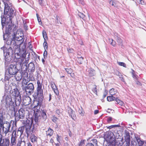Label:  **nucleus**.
<instances>
[{
	"label": "nucleus",
	"mask_w": 146,
	"mask_h": 146,
	"mask_svg": "<svg viewBox=\"0 0 146 146\" xmlns=\"http://www.w3.org/2000/svg\"><path fill=\"white\" fill-rule=\"evenodd\" d=\"M109 42L110 44L113 46H115L116 44L115 41H114L112 39H110L109 38Z\"/></svg>",
	"instance_id": "32"
},
{
	"label": "nucleus",
	"mask_w": 146,
	"mask_h": 146,
	"mask_svg": "<svg viewBox=\"0 0 146 146\" xmlns=\"http://www.w3.org/2000/svg\"><path fill=\"white\" fill-rule=\"evenodd\" d=\"M25 130L27 133L30 131V129L31 128L32 125L30 122L29 123H26L25 124Z\"/></svg>",
	"instance_id": "16"
},
{
	"label": "nucleus",
	"mask_w": 146,
	"mask_h": 146,
	"mask_svg": "<svg viewBox=\"0 0 146 146\" xmlns=\"http://www.w3.org/2000/svg\"><path fill=\"white\" fill-rule=\"evenodd\" d=\"M53 130L49 128L46 131V134L47 136L50 137L53 134Z\"/></svg>",
	"instance_id": "17"
},
{
	"label": "nucleus",
	"mask_w": 146,
	"mask_h": 146,
	"mask_svg": "<svg viewBox=\"0 0 146 146\" xmlns=\"http://www.w3.org/2000/svg\"><path fill=\"white\" fill-rule=\"evenodd\" d=\"M38 1L39 4L41 6L44 5V1L43 0H39Z\"/></svg>",
	"instance_id": "48"
},
{
	"label": "nucleus",
	"mask_w": 146,
	"mask_h": 146,
	"mask_svg": "<svg viewBox=\"0 0 146 146\" xmlns=\"http://www.w3.org/2000/svg\"><path fill=\"white\" fill-rule=\"evenodd\" d=\"M126 136H125V140L127 139H129L130 140V139L129 138V133L126 132Z\"/></svg>",
	"instance_id": "44"
},
{
	"label": "nucleus",
	"mask_w": 146,
	"mask_h": 146,
	"mask_svg": "<svg viewBox=\"0 0 146 146\" xmlns=\"http://www.w3.org/2000/svg\"><path fill=\"white\" fill-rule=\"evenodd\" d=\"M23 90H25L27 94H31L33 92L34 90V86L33 84L32 83H29L25 87L22 88Z\"/></svg>",
	"instance_id": "8"
},
{
	"label": "nucleus",
	"mask_w": 146,
	"mask_h": 146,
	"mask_svg": "<svg viewBox=\"0 0 146 146\" xmlns=\"http://www.w3.org/2000/svg\"><path fill=\"white\" fill-rule=\"evenodd\" d=\"M109 93L111 96H113L114 95H117V94H118V93L116 89L114 88H112L110 90Z\"/></svg>",
	"instance_id": "23"
},
{
	"label": "nucleus",
	"mask_w": 146,
	"mask_h": 146,
	"mask_svg": "<svg viewBox=\"0 0 146 146\" xmlns=\"http://www.w3.org/2000/svg\"><path fill=\"white\" fill-rule=\"evenodd\" d=\"M56 114L59 115L60 114L61 112L59 110H57L56 111Z\"/></svg>",
	"instance_id": "57"
},
{
	"label": "nucleus",
	"mask_w": 146,
	"mask_h": 146,
	"mask_svg": "<svg viewBox=\"0 0 146 146\" xmlns=\"http://www.w3.org/2000/svg\"><path fill=\"white\" fill-rule=\"evenodd\" d=\"M15 77L16 80L18 81H20L22 78V74L21 73L17 72L16 73Z\"/></svg>",
	"instance_id": "19"
},
{
	"label": "nucleus",
	"mask_w": 146,
	"mask_h": 146,
	"mask_svg": "<svg viewBox=\"0 0 146 146\" xmlns=\"http://www.w3.org/2000/svg\"><path fill=\"white\" fill-rule=\"evenodd\" d=\"M141 4L142 5H144L145 4V3L144 1L142 0V1L141 2Z\"/></svg>",
	"instance_id": "64"
},
{
	"label": "nucleus",
	"mask_w": 146,
	"mask_h": 146,
	"mask_svg": "<svg viewBox=\"0 0 146 146\" xmlns=\"http://www.w3.org/2000/svg\"><path fill=\"white\" fill-rule=\"evenodd\" d=\"M65 70L68 74H70L72 77H73L72 76L73 75V74H72V70L71 68H65Z\"/></svg>",
	"instance_id": "30"
},
{
	"label": "nucleus",
	"mask_w": 146,
	"mask_h": 146,
	"mask_svg": "<svg viewBox=\"0 0 146 146\" xmlns=\"http://www.w3.org/2000/svg\"><path fill=\"white\" fill-rule=\"evenodd\" d=\"M79 3H81L82 5L84 4V2L83 0H78Z\"/></svg>",
	"instance_id": "58"
},
{
	"label": "nucleus",
	"mask_w": 146,
	"mask_h": 146,
	"mask_svg": "<svg viewBox=\"0 0 146 146\" xmlns=\"http://www.w3.org/2000/svg\"><path fill=\"white\" fill-rule=\"evenodd\" d=\"M43 46H44V48L45 49H47L48 48V46H47V42L44 41L43 44Z\"/></svg>",
	"instance_id": "46"
},
{
	"label": "nucleus",
	"mask_w": 146,
	"mask_h": 146,
	"mask_svg": "<svg viewBox=\"0 0 146 146\" xmlns=\"http://www.w3.org/2000/svg\"><path fill=\"white\" fill-rule=\"evenodd\" d=\"M115 101L118 104L122 106L124 104V103L123 102L118 99H117V98H116Z\"/></svg>",
	"instance_id": "36"
},
{
	"label": "nucleus",
	"mask_w": 146,
	"mask_h": 146,
	"mask_svg": "<svg viewBox=\"0 0 146 146\" xmlns=\"http://www.w3.org/2000/svg\"><path fill=\"white\" fill-rule=\"evenodd\" d=\"M9 141L6 140L5 141H0V146H9Z\"/></svg>",
	"instance_id": "22"
},
{
	"label": "nucleus",
	"mask_w": 146,
	"mask_h": 146,
	"mask_svg": "<svg viewBox=\"0 0 146 146\" xmlns=\"http://www.w3.org/2000/svg\"><path fill=\"white\" fill-rule=\"evenodd\" d=\"M3 1L5 5L4 9V14H8V11L10 9V7L9 5H10V3L9 0H3Z\"/></svg>",
	"instance_id": "9"
},
{
	"label": "nucleus",
	"mask_w": 146,
	"mask_h": 146,
	"mask_svg": "<svg viewBox=\"0 0 146 146\" xmlns=\"http://www.w3.org/2000/svg\"><path fill=\"white\" fill-rule=\"evenodd\" d=\"M41 113L42 117L43 118L44 120H45L47 117L46 111L44 110H42V112H41Z\"/></svg>",
	"instance_id": "27"
},
{
	"label": "nucleus",
	"mask_w": 146,
	"mask_h": 146,
	"mask_svg": "<svg viewBox=\"0 0 146 146\" xmlns=\"http://www.w3.org/2000/svg\"><path fill=\"white\" fill-rule=\"evenodd\" d=\"M3 118L2 112L0 111V141H4L2 139L1 131L2 130L6 134L9 131L10 124L9 122H7L3 123Z\"/></svg>",
	"instance_id": "3"
},
{
	"label": "nucleus",
	"mask_w": 146,
	"mask_h": 146,
	"mask_svg": "<svg viewBox=\"0 0 146 146\" xmlns=\"http://www.w3.org/2000/svg\"><path fill=\"white\" fill-rule=\"evenodd\" d=\"M12 84V86H11V87H10V90H9L11 91V89L13 90L12 94L15 97V104L16 106L19 105L21 101V96L18 89L16 88V84L13 83Z\"/></svg>",
	"instance_id": "4"
},
{
	"label": "nucleus",
	"mask_w": 146,
	"mask_h": 146,
	"mask_svg": "<svg viewBox=\"0 0 146 146\" xmlns=\"http://www.w3.org/2000/svg\"><path fill=\"white\" fill-rule=\"evenodd\" d=\"M107 92L106 90H105V92L104 93V94H103V98H104L106 97V95H107Z\"/></svg>",
	"instance_id": "55"
},
{
	"label": "nucleus",
	"mask_w": 146,
	"mask_h": 146,
	"mask_svg": "<svg viewBox=\"0 0 146 146\" xmlns=\"http://www.w3.org/2000/svg\"><path fill=\"white\" fill-rule=\"evenodd\" d=\"M68 51L69 52L72 53L73 52V50L72 48H70L68 49Z\"/></svg>",
	"instance_id": "54"
},
{
	"label": "nucleus",
	"mask_w": 146,
	"mask_h": 146,
	"mask_svg": "<svg viewBox=\"0 0 146 146\" xmlns=\"http://www.w3.org/2000/svg\"><path fill=\"white\" fill-rule=\"evenodd\" d=\"M16 131L15 130H14L12 133V136L11 137H16Z\"/></svg>",
	"instance_id": "52"
},
{
	"label": "nucleus",
	"mask_w": 146,
	"mask_h": 146,
	"mask_svg": "<svg viewBox=\"0 0 146 146\" xmlns=\"http://www.w3.org/2000/svg\"><path fill=\"white\" fill-rule=\"evenodd\" d=\"M36 16L38 20V22L39 23V24L41 25L42 23V22L41 21V20L40 19H39V17H38V14H36Z\"/></svg>",
	"instance_id": "51"
},
{
	"label": "nucleus",
	"mask_w": 146,
	"mask_h": 146,
	"mask_svg": "<svg viewBox=\"0 0 146 146\" xmlns=\"http://www.w3.org/2000/svg\"><path fill=\"white\" fill-rule=\"evenodd\" d=\"M51 99V94H50L49 95V98L48 100L49 101H50Z\"/></svg>",
	"instance_id": "63"
},
{
	"label": "nucleus",
	"mask_w": 146,
	"mask_h": 146,
	"mask_svg": "<svg viewBox=\"0 0 146 146\" xmlns=\"http://www.w3.org/2000/svg\"><path fill=\"white\" fill-rule=\"evenodd\" d=\"M45 50L43 54L44 56V58L47 57V51L46 50V49Z\"/></svg>",
	"instance_id": "50"
},
{
	"label": "nucleus",
	"mask_w": 146,
	"mask_h": 146,
	"mask_svg": "<svg viewBox=\"0 0 146 146\" xmlns=\"http://www.w3.org/2000/svg\"><path fill=\"white\" fill-rule=\"evenodd\" d=\"M99 112V111L98 110H96L94 111V114H96L98 113Z\"/></svg>",
	"instance_id": "61"
},
{
	"label": "nucleus",
	"mask_w": 146,
	"mask_h": 146,
	"mask_svg": "<svg viewBox=\"0 0 146 146\" xmlns=\"http://www.w3.org/2000/svg\"><path fill=\"white\" fill-rule=\"evenodd\" d=\"M39 111H36L35 114V121L36 122L40 121L41 117L40 116Z\"/></svg>",
	"instance_id": "15"
},
{
	"label": "nucleus",
	"mask_w": 146,
	"mask_h": 146,
	"mask_svg": "<svg viewBox=\"0 0 146 146\" xmlns=\"http://www.w3.org/2000/svg\"><path fill=\"white\" fill-rule=\"evenodd\" d=\"M118 64L120 66H123V67L126 68V64L123 62H118Z\"/></svg>",
	"instance_id": "40"
},
{
	"label": "nucleus",
	"mask_w": 146,
	"mask_h": 146,
	"mask_svg": "<svg viewBox=\"0 0 146 146\" xmlns=\"http://www.w3.org/2000/svg\"><path fill=\"white\" fill-rule=\"evenodd\" d=\"M17 146H26V143L24 141L19 140Z\"/></svg>",
	"instance_id": "26"
},
{
	"label": "nucleus",
	"mask_w": 146,
	"mask_h": 146,
	"mask_svg": "<svg viewBox=\"0 0 146 146\" xmlns=\"http://www.w3.org/2000/svg\"><path fill=\"white\" fill-rule=\"evenodd\" d=\"M50 142L52 144H53V143H54V140H53V139L52 138H51V139H50Z\"/></svg>",
	"instance_id": "62"
},
{
	"label": "nucleus",
	"mask_w": 146,
	"mask_h": 146,
	"mask_svg": "<svg viewBox=\"0 0 146 146\" xmlns=\"http://www.w3.org/2000/svg\"><path fill=\"white\" fill-rule=\"evenodd\" d=\"M112 119V118L111 117H109L108 118V121L109 122H110L111 121Z\"/></svg>",
	"instance_id": "60"
},
{
	"label": "nucleus",
	"mask_w": 146,
	"mask_h": 146,
	"mask_svg": "<svg viewBox=\"0 0 146 146\" xmlns=\"http://www.w3.org/2000/svg\"><path fill=\"white\" fill-rule=\"evenodd\" d=\"M28 70L32 73L34 72L35 70V66L33 63L30 62L28 64Z\"/></svg>",
	"instance_id": "13"
},
{
	"label": "nucleus",
	"mask_w": 146,
	"mask_h": 146,
	"mask_svg": "<svg viewBox=\"0 0 146 146\" xmlns=\"http://www.w3.org/2000/svg\"><path fill=\"white\" fill-rule=\"evenodd\" d=\"M78 15L81 18H82L83 20H85V15L82 13H78Z\"/></svg>",
	"instance_id": "34"
},
{
	"label": "nucleus",
	"mask_w": 146,
	"mask_h": 146,
	"mask_svg": "<svg viewBox=\"0 0 146 146\" xmlns=\"http://www.w3.org/2000/svg\"><path fill=\"white\" fill-rule=\"evenodd\" d=\"M131 70H132V75L134 79H137L138 77L135 74V72L133 69H131Z\"/></svg>",
	"instance_id": "39"
},
{
	"label": "nucleus",
	"mask_w": 146,
	"mask_h": 146,
	"mask_svg": "<svg viewBox=\"0 0 146 146\" xmlns=\"http://www.w3.org/2000/svg\"><path fill=\"white\" fill-rule=\"evenodd\" d=\"M109 3L111 5L114 7L116 6V4L115 1L113 0L110 1Z\"/></svg>",
	"instance_id": "37"
},
{
	"label": "nucleus",
	"mask_w": 146,
	"mask_h": 146,
	"mask_svg": "<svg viewBox=\"0 0 146 146\" xmlns=\"http://www.w3.org/2000/svg\"><path fill=\"white\" fill-rule=\"evenodd\" d=\"M77 61L80 64H82L83 61V58L81 56L78 58V59Z\"/></svg>",
	"instance_id": "38"
},
{
	"label": "nucleus",
	"mask_w": 146,
	"mask_h": 146,
	"mask_svg": "<svg viewBox=\"0 0 146 146\" xmlns=\"http://www.w3.org/2000/svg\"><path fill=\"white\" fill-rule=\"evenodd\" d=\"M117 40L118 44L120 45L122 43V40L119 37L116 39Z\"/></svg>",
	"instance_id": "45"
},
{
	"label": "nucleus",
	"mask_w": 146,
	"mask_h": 146,
	"mask_svg": "<svg viewBox=\"0 0 146 146\" xmlns=\"http://www.w3.org/2000/svg\"><path fill=\"white\" fill-rule=\"evenodd\" d=\"M92 90L93 92L97 94V88L96 86V85H94V86Z\"/></svg>",
	"instance_id": "43"
},
{
	"label": "nucleus",
	"mask_w": 146,
	"mask_h": 146,
	"mask_svg": "<svg viewBox=\"0 0 146 146\" xmlns=\"http://www.w3.org/2000/svg\"><path fill=\"white\" fill-rule=\"evenodd\" d=\"M23 104L25 106H27L30 104L31 100L29 96H24L23 98Z\"/></svg>",
	"instance_id": "10"
},
{
	"label": "nucleus",
	"mask_w": 146,
	"mask_h": 146,
	"mask_svg": "<svg viewBox=\"0 0 146 146\" xmlns=\"http://www.w3.org/2000/svg\"><path fill=\"white\" fill-rule=\"evenodd\" d=\"M60 136H59L58 135H57L56 139L59 142V138Z\"/></svg>",
	"instance_id": "59"
},
{
	"label": "nucleus",
	"mask_w": 146,
	"mask_h": 146,
	"mask_svg": "<svg viewBox=\"0 0 146 146\" xmlns=\"http://www.w3.org/2000/svg\"><path fill=\"white\" fill-rule=\"evenodd\" d=\"M88 70V72H89V76H94L95 74V71L93 69L90 68L87 69V71Z\"/></svg>",
	"instance_id": "20"
},
{
	"label": "nucleus",
	"mask_w": 146,
	"mask_h": 146,
	"mask_svg": "<svg viewBox=\"0 0 146 146\" xmlns=\"http://www.w3.org/2000/svg\"><path fill=\"white\" fill-rule=\"evenodd\" d=\"M24 27L25 30H28L27 26L25 23L24 24Z\"/></svg>",
	"instance_id": "56"
},
{
	"label": "nucleus",
	"mask_w": 146,
	"mask_h": 146,
	"mask_svg": "<svg viewBox=\"0 0 146 146\" xmlns=\"http://www.w3.org/2000/svg\"><path fill=\"white\" fill-rule=\"evenodd\" d=\"M15 47V48H16ZM15 57L14 61L16 62V65L11 64L8 69L6 71L5 77L4 80L5 84V90H10V87L9 86V79L12 75H15L18 71V67L21 68L22 70H26L27 68V64L28 63L29 59L28 58H25V54L24 49L20 50L17 48H15Z\"/></svg>",
	"instance_id": "1"
},
{
	"label": "nucleus",
	"mask_w": 146,
	"mask_h": 146,
	"mask_svg": "<svg viewBox=\"0 0 146 146\" xmlns=\"http://www.w3.org/2000/svg\"><path fill=\"white\" fill-rule=\"evenodd\" d=\"M93 142L94 143H89L86 145V146H95L97 145V142L96 140H94Z\"/></svg>",
	"instance_id": "25"
},
{
	"label": "nucleus",
	"mask_w": 146,
	"mask_h": 146,
	"mask_svg": "<svg viewBox=\"0 0 146 146\" xmlns=\"http://www.w3.org/2000/svg\"><path fill=\"white\" fill-rule=\"evenodd\" d=\"M4 26L6 28V34L3 35V39L5 40H6L7 39V37L8 36V34L9 33V31L12 29L11 25H10L9 27H8V25H5Z\"/></svg>",
	"instance_id": "11"
},
{
	"label": "nucleus",
	"mask_w": 146,
	"mask_h": 146,
	"mask_svg": "<svg viewBox=\"0 0 146 146\" xmlns=\"http://www.w3.org/2000/svg\"><path fill=\"white\" fill-rule=\"evenodd\" d=\"M114 36L115 39H117L118 38H119V35L118 34L116 33H114Z\"/></svg>",
	"instance_id": "53"
},
{
	"label": "nucleus",
	"mask_w": 146,
	"mask_h": 146,
	"mask_svg": "<svg viewBox=\"0 0 146 146\" xmlns=\"http://www.w3.org/2000/svg\"><path fill=\"white\" fill-rule=\"evenodd\" d=\"M51 87L52 88L53 91H54V93L57 95H58L59 93L58 90L54 82H52L51 83Z\"/></svg>",
	"instance_id": "14"
},
{
	"label": "nucleus",
	"mask_w": 146,
	"mask_h": 146,
	"mask_svg": "<svg viewBox=\"0 0 146 146\" xmlns=\"http://www.w3.org/2000/svg\"><path fill=\"white\" fill-rule=\"evenodd\" d=\"M78 112L82 116L84 115V111L82 107H81L80 108H79V109L78 110Z\"/></svg>",
	"instance_id": "33"
},
{
	"label": "nucleus",
	"mask_w": 146,
	"mask_h": 146,
	"mask_svg": "<svg viewBox=\"0 0 146 146\" xmlns=\"http://www.w3.org/2000/svg\"><path fill=\"white\" fill-rule=\"evenodd\" d=\"M85 141H86V140H85L81 141L79 144V146H82L83 145H84V142Z\"/></svg>",
	"instance_id": "47"
},
{
	"label": "nucleus",
	"mask_w": 146,
	"mask_h": 146,
	"mask_svg": "<svg viewBox=\"0 0 146 146\" xmlns=\"http://www.w3.org/2000/svg\"><path fill=\"white\" fill-rule=\"evenodd\" d=\"M31 141L33 143H34L36 141L37 139V137L34 135H31Z\"/></svg>",
	"instance_id": "28"
},
{
	"label": "nucleus",
	"mask_w": 146,
	"mask_h": 146,
	"mask_svg": "<svg viewBox=\"0 0 146 146\" xmlns=\"http://www.w3.org/2000/svg\"><path fill=\"white\" fill-rule=\"evenodd\" d=\"M17 143V137H11V146H16Z\"/></svg>",
	"instance_id": "18"
},
{
	"label": "nucleus",
	"mask_w": 146,
	"mask_h": 146,
	"mask_svg": "<svg viewBox=\"0 0 146 146\" xmlns=\"http://www.w3.org/2000/svg\"><path fill=\"white\" fill-rule=\"evenodd\" d=\"M25 111L23 109H20L18 113L15 114V119L16 121H19L20 119H23L25 117Z\"/></svg>",
	"instance_id": "7"
},
{
	"label": "nucleus",
	"mask_w": 146,
	"mask_h": 146,
	"mask_svg": "<svg viewBox=\"0 0 146 146\" xmlns=\"http://www.w3.org/2000/svg\"><path fill=\"white\" fill-rule=\"evenodd\" d=\"M1 102L5 104V106L7 108H9L10 110L14 109V104L13 102L12 101L10 96L5 95Z\"/></svg>",
	"instance_id": "6"
},
{
	"label": "nucleus",
	"mask_w": 146,
	"mask_h": 146,
	"mask_svg": "<svg viewBox=\"0 0 146 146\" xmlns=\"http://www.w3.org/2000/svg\"><path fill=\"white\" fill-rule=\"evenodd\" d=\"M37 93L35 94V96L36 97H39L40 96L41 98V101L42 100L43 97V90L42 89H37Z\"/></svg>",
	"instance_id": "12"
},
{
	"label": "nucleus",
	"mask_w": 146,
	"mask_h": 146,
	"mask_svg": "<svg viewBox=\"0 0 146 146\" xmlns=\"http://www.w3.org/2000/svg\"><path fill=\"white\" fill-rule=\"evenodd\" d=\"M37 89H42V84L41 83L40 81L38 80L37 81Z\"/></svg>",
	"instance_id": "35"
},
{
	"label": "nucleus",
	"mask_w": 146,
	"mask_h": 146,
	"mask_svg": "<svg viewBox=\"0 0 146 146\" xmlns=\"http://www.w3.org/2000/svg\"><path fill=\"white\" fill-rule=\"evenodd\" d=\"M9 50H11V51H12L11 49H9V50H7L5 56V60L7 62H9L10 61V60L8 58V57H9Z\"/></svg>",
	"instance_id": "21"
},
{
	"label": "nucleus",
	"mask_w": 146,
	"mask_h": 146,
	"mask_svg": "<svg viewBox=\"0 0 146 146\" xmlns=\"http://www.w3.org/2000/svg\"><path fill=\"white\" fill-rule=\"evenodd\" d=\"M57 119H58L56 118V117L54 116H53L52 118V121L55 123H56V122Z\"/></svg>",
	"instance_id": "49"
},
{
	"label": "nucleus",
	"mask_w": 146,
	"mask_h": 146,
	"mask_svg": "<svg viewBox=\"0 0 146 146\" xmlns=\"http://www.w3.org/2000/svg\"><path fill=\"white\" fill-rule=\"evenodd\" d=\"M116 98L115 97H114L113 96H108L107 97V100L108 101L110 102L114 100H116Z\"/></svg>",
	"instance_id": "29"
},
{
	"label": "nucleus",
	"mask_w": 146,
	"mask_h": 146,
	"mask_svg": "<svg viewBox=\"0 0 146 146\" xmlns=\"http://www.w3.org/2000/svg\"><path fill=\"white\" fill-rule=\"evenodd\" d=\"M14 9L12 8L10 9L9 12H8V14H5V15H7V16H6L7 18H2L1 19V24L2 25V29L4 28V26L5 25H8V27L10 26V24L11 22V19L12 15L14 13ZM9 12V11H8Z\"/></svg>",
	"instance_id": "5"
},
{
	"label": "nucleus",
	"mask_w": 146,
	"mask_h": 146,
	"mask_svg": "<svg viewBox=\"0 0 146 146\" xmlns=\"http://www.w3.org/2000/svg\"><path fill=\"white\" fill-rule=\"evenodd\" d=\"M24 129L25 127L24 126L19 127L18 131L17 134H20V135H21L23 133Z\"/></svg>",
	"instance_id": "24"
},
{
	"label": "nucleus",
	"mask_w": 146,
	"mask_h": 146,
	"mask_svg": "<svg viewBox=\"0 0 146 146\" xmlns=\"http://www.w3.org/2000/svg\"><path fill=\"white\" fill-rule=\"evenodd\" d=\"M125 142L126 145H125V146H129L130 144V140L129 139H126Z\"/></svg>",
	"instance_id": "41"
},
{
	"label": "nucleus",
	"mask_w": 146,
	"mask_h": 146,
	"mask_svg": "<svg viewBox=\"0 0 146 146\" xmlns=\"http://www.w3.org/2000/svg\"><path fill=\"white\" fill-rule=\"evenodd\" d=\"M39 104V102L37 100H34L33 101V102L32 105L33 106L34 108H36L38 106Z\"/></svg>",
	"instance_id": "31"
},
{
	"label": "nucleus",
	"mask_w": 146,
	"mask_h": 146,
	"mask_svg": "<svg viewBox=\"0 0 146 146\" xmlns=\"http://www.w3.org/2000/svg\"><path fill=\"white\" fill-rule=\"evenodd\" d=\"M13 38L11 41H10V44H13L15 45L14 48L15 50V47L16 48H18L20 49V50H22L23 48L24 49L25 51V54L26 53L25 50V46L23 45V47L22 48V50L20 49V48H19L18 46H16L17 44L21 45L23 42L24 39H23V33L20 31L16 30H14L13 31V33L12 34Z\"/></svg>",
	"instance_id": "2"
},
{
	"label": "nucleus",
	"mask_w": 146,
	"mask_h": 146,
	"mask_svg": "<svg viewBox=\"0 0 146 146\" xmlns=\"http://www.w3.org/2000/svg\"><path fill=\"white\" fill-rule=\"evenodd\" d=\"M42 33L43 38L44 39L45 41V38H47V35L46 32L45 31H42Z\"/></svg>",
	"instance_id": "42"
}]
</instances>
